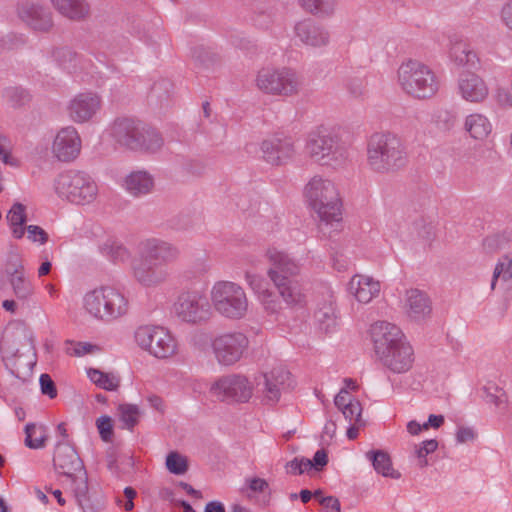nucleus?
<instances>
[{
    "instance_id": "obj_12",
    "label": "nucleus",
    "mask_w": 512,
    "mask_h": 512,
    "mask_svg": "<svg viewBox=\"0 0 512 512\" xmlns=\"http://www.w3.org/2000/svg\"><path fill=\"white\" fill-rule=\"evenodd\" d=\"M134 340L138 347L157 359H169L178 352L176 338L163 326H139L134 332Z\"/></svg>"
},
{
    "instance_id": "obj_8",
    "label": "nucleus",
    "mask_w": 512,
    "mask_h": 512,
    "mask_svg": "<svg viewBox=\"0 0 512 512\" xmlns=\"http://www.w3.org/2000/svg\"><path fill=\"white\" fill-rule=\"evenodd\" d=\"M304 148L312 160L322 165L343 166L349 158L346 144L341 142L337 133L323 126L308 134Z\"/></svg>"
},
{
    "instance_id": "obj_42",
    "label": "nucleus",
    "mask_w": 512,
    "mask_h": 512,
    "mask_svg": "<svg viewBox=\"0 0 512 512\" xmlns=\"http://www.w3.org/2000/svg\"><path fill=\"white\" fill-rule=\"evenodd\" d=\"M499 279L504 282L512 279V256L505 255L496 263L491 280L492 290L495 289Z\"/></svg>"
},
{
    "instance_id": "obj_31",
    "label": "nucleus",
    "mask_w": 512,
    "mask_h": 512,
    "mask_svg": "<svg viewBox=\"0 0 512 512\" xmlns=\"http://www.w3.org/2000/svg\"><path fill=\"white\" fill-rule=\"evenodd\" d=\"M6 274L9 277L13 293L18 299L24 300L33 294L34 286L26 276L24 266L20 260L10 261L6 268Z\"/></svg>"
},
{
    "instance_id": "obj_41",
    "label": "nucleus",
    "mask_w": 512,
    "mask_h": 512,
    "mask_svg": "<svg viewBox=\"0 0 512 512\" xmlns=\"http://www.w3.org/2000/svg\"><path fill=\"white\" fill-rule=\"evenodd\" d=\"M25 445L31 449L44 447L47 440V429L43 425L29 423L25 426Z\"/></svg>"
},
{
    "instance_id": "obj_56",
    "label": "nucleus",
    "mask_w": 512,
    "mask_h": 512,
    "mask_svg": "<svg viewBox=\"0 0 512 512\" xmlns=\"http://www.w3.org/2000/svg\"><path fill=\"white\" fill-rule=\"evenodd\" d=\"M41 392L49 396L51 399L57 396L55 384L48 374H42L39 378Z\"/></svg>"
},
{
    "instance_id": "obj_3",
    "label": "nucleus",
    "mask_w": 512,
    "mask_h": 512,
    "mask_svg": "<svg viewBox=\"0 0 512 512\" xmlns=\"http://www.w3.org/2000/svg\"><path fill=\"white\" fill-rule=\"evenodd\" d=\"M266 257L269 262L267 276L279 296L288 305L301 304L304 301V294L295 279L302 269L300 260L274 247L267 249Z\"/></svg>"
},
{
    "instance_id": "obj_53",
    "label": "nucleus",
    "mask_w": 512,
    "mask_h": 512,
    "mask_svg": "<svg viewBox=\"0 0 512 512\" xmlns=\"http://www.w3.org/2000/svg\"><path fill=\"white\" fill-rule=\"evenodd\" d=\"M341 412L350 423L357 424L361 421L362 407L358 400L348 403Z\"/></svg>"
},
{
    "instance_id": "obj_35",
    "label": "nucleus",
    "mask_w": 512,
    "mask_h": 512,
    "mask_svg": "<svg viewBox=\"0 0 512 512\" xmlns=\"http://www.w3.org/2000/svg\"><path fill=\"white\" fill-rule=\"evenodd\" d=\"M54 8L63 16L72 20H81L89 14V5L85 0H51Z\"/></svg>"
},
{
    "instance_id": "obj_19",
    "label": "nucleus",
    "mask_w": 512,
    "mask_h": 512,
    "mask_svg": "<svg viewBox=\"0 0 512 512\" xmlns=\"http://www.w3.org/2000/svg\"><path fill=\"white\" fill-rule=\"evenodd\" d=\"M102 107L100 95L92 91L76 94L67 105L69 118L75 123H86L93 119Z\"/></svg>"
},
{
    "instance_id": "obj_1",
    "label": "nucleus",
    "mask_w": 512,
    "mask_h": 512,
    "mask_svg": "<svg viewBox=\"0 0 512 512\" xmlns=\"http://www.w3.org/2000/svg\"><path fill=\"white\" fill-rule=\"evenodd\" d=\"M377 360L394 374L407 373L414 363V350L402 330L393 323L377 321L370 327Z\"/></svg>"
},
{
    "instance_id": "obj_2",
    "label": "nucleus",
    "mask_w": 512,
    "mask_h": 512,
    "mask_svg": "<svg viewBox=\"0 0 512 512\" xmlns=\"http://www.w3.org/2000/svg\"><path fill=\"white\" fill-rule=\"evenodd\" d=\"M140 255L142 261L133 265V276L141 285L155 287L167 279L166 271L160 266L177 261L180 250L170 242L151 238L141 243Z\"/></svg>"
},
{
    "instance_id": "obj_9",
    "label": "nucleus",
    "mask_w": 512,
    "mask_h": 512,
    "mask_svg": "<svg viewBox=\"0 0 512 512\" xmlns=\"http://www.w3.org/2000/svg\"><path fill=\"white\" fill-rule=\"evenodd\" d=\"M254 84L263 94L288 98L300 93L303 79L290 67L265 66L257 71Z\"/></svg>"
},
{
    "instance_id": "obj_45",
    "label": "nucleus",
    "mask_w": 512,
    "mask_h": 512,
    "mask_svg": "<svg viewBox=\"0 0 512 512\" xmlns=\"http://www.w3.org/2000/svg\"><path fill=\"white\" fill-rule=\"evenodd\" d=\"M118 412L123 428L131 430L138 423L140 409L136 404H121L118 407Z\"/></svg>"
},
{
    "instance_id": "obj_29",
    "label": "nucleus",
    "mask_w": 512,
    "mask_h": 512,
    "mask_svg": "<svg viewBox=\"0 0 512 512\" xmlns=\"http://www.w3.org/2000/svg\"><path fill=\"white\" fill-rule=\"evenodd\" d=\"M294 30L297 38L306 46L320 48L329 44V31L312 20L298 22Z\"/></svg>"
},
{
    "instance_id": "obj_30",
    "label": "nucleus",
    "mask_w": 512,
    "mask_h": 512,
    "mask_svg": "<svg viewBox=\"0 0 512 512\" xmlns=\"http://www.w3.org/2000/svg\"><path fill=\"white\" fill-rule=\"evenodd\" d=\"M122 187L130 196L141 198L153 193L155 179L146 170H134L124 177Z\"/></svg>"
},
{
    "instance_id": "obj_27",
    "label": "nucleus",
    "mask_w": 512,
    "mask_h": 512,
    "mask_svg": "<svg viewBox=\"0 0 512 512\" xmlns=\"http://www.w3.org/2000/svg\"><path fill=\"white\" fill-rule=\"evenodd\" d=\"M347 291L357 302L368 304L379 296L381 284L369 275L356 274L348 282Z\"/></svg>"
},
{
    "instance_id": "obj_37",
    "label": "nucleus",
    "mask_w": 512,
    "mask_h": 512,
    "mask_svg": "<svg viewBox=\"0 0 512 512\" xmlns=\"http://www.w3.org/2000/svg\"><path fill=\"white\" fill-rule=\"evenodd\" d=\"M366 458L372 462L375 471L384 477L398 479L400 473L395 471L392 467V462L389 455L382 451H369L366 453Z\"/></svg>"
},
{
    "instance_id": "obj_52",
    "label": "nucleus",
    "mask_w": 512,
    "mask_h": 512,
    "mask_svg": "<svg viewBox=\"0 0 512 512\" xmlns=\"http://www.w3.org/2000/svg\"><path fill=\"white\" fill-rule=\"evenodd\" d=\"M312 467V461L310 459L303 457H295L293 460L289 461L285 466L286 472L293 475L303 474L304 472L309 471Z\"/></svg>"
},
{
    "instance_id": "obj_25",
    "label": "nucleus",
    "mask_w": 512,
    "mask_h": 512,
    "mask_svg": "<svg viewBox=\"0 0 512 512\" xmlns=\"http://www.w3.org/2000/svg\"><path fill=\"white\" fill-rule=\"evenodd\" d=\"M18 16L33 30L47 32L53 26L51 12L34 2L25 1L18 6Z\"/></svg>"
},
{
    "instance_id": "obj_55",
    "label": "nucleus",
    "mask_w": 512,
    "mask_h": 512,
    "mask_svg": "<svg viewBox=\"0 0 512 512\" xmlns=\"http://www.w3.org/2000/svg\"><path fill=\"white\" fill-rule=\"evenodd\" d=\"M477 437V432L472 427L461 426L458 427L455 439L457 444H464L468 442H473Z\"/></svg>"
},
{
    "instance_id": "obj_43",
    "label": "nucleus",
    "mask_w": 512,
    "mask_h": 512,
    "mask_svg": "<svg viewBox=\"0 0 512 512\" xmlns=\"http://www.w3.org/2000/svg\"><path fill=\"white\" fill-rule=\"evenodd\" d=\"M133 459L131 456L123 454L117 456H109L108 469L118 477L127 475L132 472Z\"/></svg>"
},
{
    "instance_id": "obj_57",
    "label": "nucleus",
    "mask_w": 512,
    "mask_h": 512,
    "mask_svg": "<svg viewBox=\"0 0 512 512\" xmlns=\"http://www.w3.org/2000/svg\"><path fill=\"white\" fill-rule=\"evenodd\" d=\"M28 239L32 242H38L40 244H45L48 240L47 233L37 225H29L26 228Z\"/></svg>"
},
{
    "instance_id": "obj_21",
    "label": "nucleus",
    "mask_w": 512,
    "mask_h": 512,
    "mask_svg": "<svg viewBox=\"0 0 512 512\" xmlns=\"http://www.w3.org/2000/svg\"><path fill=\"white\" fill-rule=\"evenodd\" d=\"M81 146L82 140L76 128L67 126L55 135L52 153L59 161L71 162L79 156Z\"/></svg>"
},
{
    "instance_id": "obj_5",
    "label": "nucleus",
    "mask_w": 512,
    "mask_h": 512,
    "mask_svg": "<svg viewBox=\"0 0 512 512\" xmlns=\"http://www.w3.org/2000/svg\"><path fill=\"white\" fill-rule=\"evenodd\" d=\"M407 153L402 140L390 132H377L367 141V165L379 174L395 172L405 166Z\"/></svg>"
},
{
    "instance_id": "obj_14",
    "label": "nucleus",
    "mask_w": 512,
    "mask_h": 512,
    "mask_svg": "<svg viewBox=\"0 0 512 512\" xmlns=\"http://www.w3.org/2000/svg\"><path fill=\"white\" fill-rule=\"evenodd\" d=\"M249 347L248 337L240 331H228L211 339V350L221 366H232L239 362Z\"/></svg>"
},
{
    "instance_id": "obj_33",
    "label": "nucleus",
    "mask_w": 512,
    "mask_h": 512,
    "mask_svg": "<svg viewBox=\"0 0 512 512\" xmlns=\"http://www.w3.org/2000/svg\"><path fill=\"white\" fill-rule=\"evenodd\" d=\"M448 55L449 59L459 67H476L479 63L476 52L464 41L451 43Z\"/></svg>"
},
{
    "instance_id": "obj_61",
    "label": "nucleus",
    "mask_w": 512,
    "mask_h": 512,
    "mask_svg": "<svg viewBox=\"0 0 512 512\" xmlns=\"http://www.w3.org/2000/svg\"><path fill=\"white\" fill-rule=\"evenodd\" d=\"M356 399L353 398L346 389H341L339 393L335 396L334 403L336 407L341 411L343 410L348 403H352V401H355Z\"/></svg>"
},
{
    "instance_id": "obj_44",
    "label": "nucleus",
    "mask_w": 512,
    "mask_h": 512,
    "mask_svg": "<svg viewBox=\"0 0 512 512\" xmlns=\"http://www.w3.org/2000/svg\"><path fill=\"white\" fill-rule=\"evenodd\" d=\"M52 57L63 69L69 72L77 67L78 55L67 47L56 48L52 52Z\"/></svg>"
},
{
    "instance_id": "obj_48",
    "label": "nucleus",
    "mask_w": 512,
    "mask_h": 512,
    "mask_svg": "<svg viewBox=\"0 0 512 512\" xmlns=\"http://www.w3.org/2000/svg\"><path fill=\"white\" fill-rule=\"evenodd\" d=\"M167 470L175 475H183L188 470V460L176 451L170 452L165 462Z\"/></svg>"
},
{
    "instance_id": "obj_11",
    "label": "nucleus",
    "mask_w": 512,
    "mask_h": 512,
    "mask_svg": "<svg viewBox=\"0 0 512 512\" xmlns=\"http://www.w3.org/2000/svg\"><path fill=\"white\" fill-rule=\"evenodd\" d=\"M53 185L58 197L77 205L90 204L98 195L95 180L81 171H64L57 175Z\"/></svg>"
},
{
    "instance_id": "obj_4",
    "label": "nucleus",
    "mask_w": 512,
    "mask_h": 512,
    "mask_svg": "<svg viewBox=\"0 0 512 512\" xmlns=\"http://www.w3.org/2000/svg\"><path fill=\"white\" fill-rule=\"evenodd\" d=\"M308 206L317 214L320 227L331 226L338 230L341 226V199L335 183L323 176H313L303 191Z\"/></svg>"
},
{
    "instance_id": "obj_60",
    "label": "nucleus",
    "mask_w": 512,
    "mask_h": 512,
    "mask_svg": "<svg viewBox=\"0 0 512 512\" xmlns=\"http://www.w3.org/2000/svg\"><path fill=\"white\" fill-rule=\"evenodd\" d=\"M245 483L248 486V488L254 493H262L269 486L268 482L265 479L259 477L247 478L245 480Z\"/></svg>"
},
{
    "instance_id": "obj_58",
    "label": "nucleus",
    "mask_w": 512,
    "mask_h": 512,
    "mask_svg": "<svg viewBox=\"0 0 512 512\" xmlns=\"http://www.w3.org/2000/svg\"><path fill=\"white\" fill-rule=\"evenodd\" d=\"M0 160L7 165L17 166L18 161L11 155V148L6 139L0 140Z\"/></svg>"
},
{
    "instance_id": "obj_39",
    "label": "nucleus",
    "mask_w": 512,
    "mask_h": 512,
    "mask_svg": "<svg viewBox=\"0 0 512 512\" xmlns=\"http://www.w3.org/2000/svg\"><path fill=\"white\" fill-rule=\"evenodd\" d=\"M6 219L16 239H21L25 234L23 225L26 222V207L21 203H14L6 215Z\"/></svg>"
},
{
    "instance_id": "obj_22",
    "label": "nucleus",
    "mask_w": 512,
    "mask_h": 512,
    "mask_svg": "<svg viewBox=\"0 0 512 512\" xmlns=\"http://www.w3.org/2000/svg\"><path fill=\"white\" fill-rule=\"evenodd\" d=\"M314 319L318 328L326 333L335 328L337 324L335 296L330 287H323L317 295Z\"/></svg>"
},
{
    "instance_id": "obj_17",
    "label": "nucleus",
    "mask_w": 512,
    "mask_h": 512,
    "mask_svg": "<svg viewBox=\"0 0 512 512\" xmlns=\"http://www.w3.org/2000/svg\"><path fill=\"white\" fill-rule=\"evenodd\" d=\"M262 159L272 166H283L292 161L297 153L293 139L285 135H274L260 144Z\"/></svg>"
},
{
    "instance_id": "obj_36",
    "label": "nucleus",
    "mask_w": 512,
    "mask_h": 512,
    "mask_svg": "<svg viewBox=\"0 0 512 512\" xmlns=\"http://www.w3.org/2000/svg\"><path fill=\"white\" fill-rule=\"evenodd\" d=\"M98 249L104 257L114 263L125 262L130 257L127 248L114 238H106L100 242Z\"/></svg>"
},
{
    "instance_id": "obj_54",
    "label": "nucleus",
    "mask_w": 512,
    "mask_h": 512,
    "mask_svg": "<svg viewBox=\"0 0 512 512\" xmlns=\"http://www.w3.org/2000/svg\"><path fill=\"white\" fill-rule=\"evenodd\" d=\"M96 425L101 438L104 441H109L113 434V425L109 416H101L97 419Z\"/></svg>"
},
{
    "instance_id": "obj_32",
    "label": "nucleus",
    "mask_w": 512,
    "mask_h": 512,
    "mask_svg": "<svg viewBox=\"0 0 512 512\" xmlns=\"http://www.w3.org/2000/svg\"><path fill=\"white\" fill-rule=\"evenodd\" d=\"M463 130L475 141H485L493 130L491 120L481 112H472L465 116Z\"/></svg>"
},
{
    "instance_id": "obj_20",
    "label": "nucleus",
    "mask_w": 512,
    "mask_h": 512,
    "mask_svg": "<svg viewBox=\"0 0 512 512\" xmlns=\"http://www.w3.org/2000/svg\"><path fill=\"white\" fill-rule=\"evenodd\" d=\"M457 94L467 103L481 105L487 101L490 90L480 75L466 71L457 79Z\"/></svg>"
},
{
    "instance_id": "obj_10",
    "label": "nucleus",
    "mask_w": 512,
    "mask_h": 512,
    "mask_svg": "<svg viewBox=\"0 0 512 512\" xmlns=\"http://www.w3.org/2000/svg\"><path fill=\"white\" fill-rule=\"evenodd\" d=\"M212 310L228 320L243 319L248 312L249 301L244 288L233 281H216L209 292Z\"/></svg>"
},
{
    "instance_id": "obj_23",
    "label": "nucleus",
    "mask_w": 512,
    "mask_h": 512,
    "mask_svg": "<svg viewBox=\"0 0 512 512\" xmlns=\"http://www.w3.org/2000/svg\"><path fill=\"white\" fill-rule=\"evenodd\" d=\"M403 313L413 321H421L431 313V302L427 294L417 288L405 290L400 300Z\"/></svg>"
},
{
    "instance_id": "obj_15",
    "label": "nucleus",
    "mask_w": 512,
    "mask_h": 512,
    "mask_svg": "<svg viewBox=\"0 0 512 512\" xmlns=\"http://www.w3.org/2000/svg\"><path fill=\"white\" fill-rule=\"evenodd\" d=\"M253 392V383L243 374L221 376L209 388L212 397L227 403H247Z\"/></svg>"
},
{
    "instance_id": "obj_62",
    "label": "nucleus",
    "mask_w": 512,
    "mask_h": 512,
    "mask_svg": "<svg viewBox=\"0 0 512 512\" xmlns=\"http://www.w3.org/2000/svg\"><path fill=\"white\" fill-rule=\"evenodd\" d=\"M319 502L327 512H340L341 510L339 500L333 496L321 497Z\"/></svg>"
},
{
    "instance_id": "obj_28",
    "label": "nucleus",
    "mask_w": 512,
    "mask_h": 512,
    "mask_svg": "<svg viewBox=\"0 0 512 512\" xmlns=\"http://www.w3.org/2000/svg\"><path fill=\"white\" fill-rule=\"evenodd\" d=\"M110 290L111 285H103L84 295L83 307L90 316L103 322H110V316L107 313Z\"/></svg>"
},
{
    "instance_id": "obj_64",
    "label": "nucleus",
    "mask_w": 512,
    "mask_h": 512,
    "mask_svg": "<svg viewBox=\"0 0 512 512\" xmlns=\"http://www.w3.org/2000/svg\"><path fill=\"white\" fill-rule=\"evenodd\" d=\"M444 423V416L443 415H435L431 414L428 417L427 422L422 424V427L426 430H428L430 427L432 428H439Z\"/></svg>"
},
{
    "instance_id": "obj_49",
    "label": "nucleus",
    "mask_w": 512,
    "mask_h": 512,
    "mask_svg": "<svg viewBox=\"0 0 512 512\" xmlns=\"http://www.w3.org/2000/svg\"><path fill=\"white\" fill-rule=\"evenodd\" d=\"M512 241V234L510 232L504 231L501 233H496L490 236H487L484 239L483 245L485 249L490 252H495L501 249L506 248L509 243Z\"/></svg>"
},
{
    "instance_id": "obj_7",
    "label": "nucleus",
    "mask_w": 512,
    "mask_h": 512,
    "mask_svg": "<svg viewBox=\"0 0 512 512\" xmlns=\"http://www.w3.org/2000/svg\"><path fill=\"white\" fill-rule=\"evenodd\" d=\"M397 83L408 96L424 100L435 96L440 81L435 71L417 59H406L397 69Z\"/></svg>"
},
{
    "instance_id": "obj_59",
    "label": "nucleus",
    "mask_w": 512,
    "mask_h": 512,
    "mask_svg": "<svg viewBox=\"0 0 512 512\" xmlns=\"http://www.w3.org/2000/svg\"><path fill=\"white\" fill-rule=\"evenodd\" d=\"M501 23L512 32V0L506 1L499 13Z\"/></svg>"
},
{
    "instance_id": "obj_24",
    "label": "nucleus",
    "mask_w": 512,
    "mask_h": 512,
    "mask_svg": "<svg viewBox=\"0 0 512 512\" xmlns=\"http://www.w3.org/2000/svg\"><path fill=\"white\" fill-rule=\"evenodd\" d=\"M71 488L82 512H102L105 509L104 495L100 491L89 489L87 476L75 480Z\"/></svg>"
},
{
    "instance_id": "obj_38",
    "label": "nucleus",
    "mask_w": 512,
    "mask_h": 512,
    "mask_svg": "<svg viewBox=\"0 0 512 512\" xmlns=\"http://www.w3.org/2000/svg\"><path fill=\"white\" fill-rule=\"evenodd\" d=\"M300 6L308 13L318 17H331L337 9V0H299Z\"/></svg>"
},
{
    "instance_id": "obj_51",
    "label": "nucleus",
    "mask_w": 512,
    "mask_h": 512,
    "mask_svg": "<svg viewBox=\"0 0 512 512\" xmlns=\"http://www.w3.org/2000/svg\"><path fill=\"white\" fill-rule=\"evenodd\" d=\"M66 353L71 356L81 357L93 353L98 347L87 342L67 341Z\"/></svg>"
},
{
    "instance_id": "obj_16",
    "label": "nucleus",
    "mask_w": 512,
    "mask_h": 512,
    "mask_svg": "<svg viewBox=\"0 0 512 512\" xmlns=\"http://www.w3.org/2000/svg\"><path fill=\"white\" fill-rule=\"evenodd\" d=\"M291 386V374L281 366L263 372L257 379L261 402L267 406H275L280 401L282 393L289 390Z\"/></svg>"
},
{
    "instance_id": "obj_47",
    "label": "nucleus",
    "mask_w": 512,
    "mask_h": 512,
    "mask_svg": "<svg viewBox=\"0 0 512 512\" xmlns=\"http://www.w3.org/2000/svg\"><path fill=\"white\" fill-rule=\"evenodd\" d=\"M483 396L486 402L500 406L506 401L505 392L495 382L487 381L483 387Z\"/></svg>"
},
{
    "instance_id": "obj_13",
    "label": "nucleus",
    "mask_w": 512,
    "mask_h": 512,
    "mask_svg": "<svg viewBox=\"0 0 512 512\" xmlns=\"http://www.w3.org/2000/svg\"><path fill=\"white\" fill-rule=\"evenodd\" d=\"M173 310L180 321L192 325L206 323L213 315L210 298L198 290L182 292L177 297Z\"/></svg>"
},
{
    "instance_id": "obj_40",
    "label": "nucleus",
    "mask_w": 512,
    "mask_h": 512,
    "mask_svg": "<svg viewBox=\"0 0 512 512\" xmlns=\"http://www.w3.org/2000/svg\"><path fill=\"white\" fill-rule=\"evenodd\" d=\"M87 376L92 383L106 391H115L120 385V378L114 373H106L99 369L89 368Z\"/></svg>"
},
{
    "instance_id": "obj_26",
    "label": "nucleus",
    "mask_w": 512,
    "mask_h": 512,
    "mask_svg": "<svg viewBox=\"0 0 512 512\" xmlns=\"http://www.w3.org/2000/svg\"><path fill=\"white\" fill-rule=\"evenodd\" d=\"M245 281L268 314L275 315L280 312L281 302L261 275L246 273Z\"/></svg>"
},
{
    "instance_id": "obj_34",
    "label": "nucleus",
    "mask_w": 512,
    "mask_h": 512,
    "mask_svg": "<svg viewBox=\"0 0 512 512\" xmlns=\"http://www.w3.org/2000/svg\"><path fill=\"white\" fill-rule=\"evenodd\" d=\"M107 313L110 322L125 317L130 310V302L125 292L115 286H111L109 300H107Z\"/></svg>"
},
{
    "instance_id": "obj_63",
    "label": "nucleus",
    "mask_w": 512,
    "mask_h": 512,
    "mask_svg": "<svg viewBox=\"0 0 512 512\" xmlns=\"http://www.w3.org/2000/svg\"><path fill=\"white\" fill-rule=\"evenodd\" d=\"M348 89L354 97H360L365 93V85L360 79H353L348 84Z\"/></svg>"
},
{
    "instance_id": "obj_18",
    "label": "nucleus",
    "mask_w": 512,
    "mask_h": 512,
    "mask_svg": "<svg viewBox=\"0 0 512 512\" xmlns=\"http://www.w3.org/2000/svg\"><path fill=\"white\" fill-rule=\"evenodd\" d=\"M53 463L56 471L66 476L71 485L75 480L87 476L84 465L76 450L66 441L57 443Z\"/></svg>"
},
{
    "instance_id": "obj_50",
    "label": "nucleus",
    "mask_w": 512,
    "mask_h": 512,
    "mask_svg": "<svg viewBox=\"0 0 512 512\" xmlns=\"http://www.w3.org/2000/svg\"><path fill=\"white\" fill-rule=\"evenodd\" d=\"M438 448V441L435 439H429L421 442L415 446V455L418 460V466L423 468L428 465L427 456L436 451Z\"/></svg>"
},
{
    "instance_id": "obj_46",
    "label": "nucleus",
    "mask_w": 512,
    "mask_h": 512,
    "mask_svg": "<svg viewBox=\"0 0 512 512\" xmlns=\"http://www.w3.org/2000/svg\"><path fill=\"white\" fill-rule=\"evenodd\" d=\"M3 98L13 107L25 105L30 100L28 91L22 87L10 86L3 90Z\"/></svg>"
},
{
    "instance_id": "obj_6",
    "label": "nucleus",
    "mask_w": 512,
    "mask_h": 512,
    "mask_svg": "<svg viewBox=\"0 0 512 512\" xmlns=\"http://www.w3.org/2000/svg\"><path fill=\"white\" fill-rule=\"evenodd\" d=\"M108 132L117 144L132 151L155 153L164 143L156 129L129 117L116 118L110 124Z\"/></svg>"
}]
</instances>
